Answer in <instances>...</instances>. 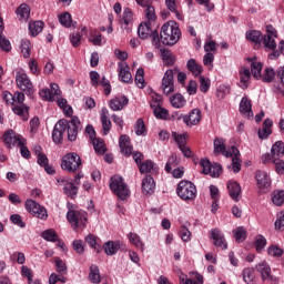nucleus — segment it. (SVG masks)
I'll return each mask as SVG.
<instances>
[{
	"instance_id": "nucleus-55",
	"label": "nucleus",
	"mask_w": 284,
	"mask_h": 284,
	"mask_svg": "<svg viewBox=\"0 0 284 284\" xmlns=\"http://www.w3.org/2000/svg\"><path fill=\"white\" fill-rule=\"evenodd\" d=\"M161 105H163V97H161L158 93H152L151 103H150V106L152 108V110L156 108H161Z\"/></svg>"
},
{
	"instance_id": "nucleus-39",
	"label": "nucleus",
	"mask_w": 284,
	"mask_h": 284,
	"mask_svg": "<svg viewBox=\"0 0 284 284\" xmlns=\"http://www.w3.org/2000/svg\"><path fill=\"white\" fill-rule=\"evenodd\" d=\"M84 241L88 245H90V247H92V250H97L99 252V250H101V240L99 237H97L94 234H89L84 237Z\"/></svg>"
},
{
	"instance_id": "nucleus-29",
	"label": "nucleus",
	"mask_w": 284,
	"mask_h": 284,
	"mask_svg": "<svg viewBox=\"0 0 284 284\" xmlns=\"http://www.w3.org/2000/svg\"><path fill=\"white\" fill-rule=\"evenodd\" d=\"M88 41L89 43H92V45H103V36L99 30L90 29Z\"/></svg>"
},
{
	"instance_id": "nucleus-33",
	"label": "nucleus",
	"mask_w": 284,
	"mask_h": 284,
	"mask_svg": "<svg viewBox=\"0 0 284 284\" xmlns=\"http://www.w3.org/2000/svg\"><path fill=\"white\" fill-rule=\"evenodd\" d=\"M240 112L245 116H252V101L246 97L242 98L240 102Z\"/></svg>"
},
{
	"instance_id": "nucleus-44",
	"label": "nucleus",
	"mask_w": 284,
	"mask_h": 284,
	"mask_svg": "<svg viewBox=\"0 0 284 284\" xmlns=\"http://www.w3.org/2000/svg\"><path fill=\"white\" fill-rule=\"evenodd\" d=\"M145 71L143 70V68H140L136 70L135 73V85H138V88L143 89L145 88Z\"/></svg>"
},
{
	"instance_id": "nucleus-59",
	"label": "nucleus",
	"mask_w": 284,
	"mask_h": 284,
	"mask_svg": "<svg viewBox=\"0 0 284 284\" xmlns=\"http://www.w3.org/2000/svg\"><path fill=\"white\" fill-rule=\"evenodd\" d=\"M210 85H211L210 78L200 75V90L203 92V94H207V92L210 91Z\"/></svg>"
},
{
	"instance_id": "nucleus-22",
	"label": "nucleus",
	"mask_w": 284,
	"mask_h": 284,
	"mask_svg": "<svg viewBox=\"0 0 284 284\" xmlns=\"http://www.w3.org/2000/svg\"><path fill=\"white\" fill-rule=\"evenodd\" d=\"M119 146L121 149L122 154H124V156H130L132 154V144L130 142V136L128 135H121L120 140H119Z\"/></svg>"
},
{
	"instance_id": "nucleus-11",
	"label": "nucleus",
	"mask_w": 284,
	"mask_h": 284,
	"mask_svg": "<svg viewBox=\"0 0 284 284\" xmlns=\"http://www.w3.org/2000/svg\"><path fill=\"white\" fill-rule=\"evenodd\" d=\"M181 119L187 128H192L193 125H199L201 123L202 114L200 109H193L187 115L178 116L176 121H181Z\"/></svg>"
},
{
	"instance_id": "nucleus-14",
	"label": "nucleus",
	"mask_w": 284,
	"mask_h": 284,
	"mask_svg": "<svg viewBox=\"0 0 284 284\" xmlns=\"http://www.w3.org/2000/svg\"><path fill=\"white\" fill-rule=\"evenodd\" d=\"M12 112L21 119L28 121L30 119V108L26 103H12Z\"/></svg>"
},
{
	"instance_id": "nucleus-20",
	"label": "nucleus",
	"mask_w": 284,
	"mask_h": 284,
	"mask_svg": "<svg viewBox=\"0 0 284 284\" xmlns=\"http://www.w3.org/2000/svg\"><path fill=\"white\" fill-rule=\"evenodd\" d=\"M109 114L110 112L108 111V109L102 108L101 114H100V121L102 123V130L104 135L110 134V130H112V121H110Z\"/></svg>"
},
{
	"instance_id": "nucleus-18",
	"label": "nucleus",
	"mask_w": 284,
	"mask_h": 284,
	"mask_svg": "<svg viewBox=\"0 0 284 284\" xmlns=\"http://www.w3.org/2000/svg\"><path fill=\"white\" fill-rule=\"evenodd\" d=\"M227 191H229V196L232 199V201H235V203H239L240 201L239 197L242 194L241 184H239L236 181H229Z\"/></svg>"
},
{
	"instance_id": "nucleus-7",
	"label": "nucleus",
	"mask_w": 284,
	"mask_h": 284,
	"mask_svg": "<svg viewBox=\"0 0 284 284\" xmlns=\"http://www.w3.org/2000/svg\"><path fill=\"white\" fill-rule=\"evenodd\" d=\"M16 83L19 90H22V92H26L28 97H32L34 94V85L32 84V81L28 77V74L23 71H18L16 73Z\"/></svg>"
},
{
	"instance_id": "nucleus-17",
	"label": "nucleus",
	"mask_w": 284,
	"mask_h": 284,
	"mask_svg": "<svg viewBox=\"0 0 284 284\" xmlns=\"http://www.w3.org/2000/svg\"><path fill=\"white\" fill-rule=\"evenodd\" d=\"M154 190H156L154 178H152V175H146L145 179L142 180V193L145 196H152Z\"/></svg>"
},
{
	"instance_id": "nucleus-63",
	"label": "nucleus",
	"mask_w": 284,
	"mask_h": 284,
	"mask_svg": "<svg viewBox=\"0 0 284 284\" xmlns=\"http://www.w3.org/2000/svg\"><path fill=\"white\" fill-rule=\"evenodd\" d=\"M275 230H284V211L277 213V217L275 221Z\"/></svg>"
},
{
	"instance_id": "nucleus-26",
	"label": "nucleus",
	"mask_w": 284,
	"mask_h": 284,
	"mask_svg": "<svg viewBox=\"0 0 284 284\" xmlns=\"http://www.w3.org/2000/svg\"><path fill=\"white\" fill-rule=\"evenodd\" d=\"M250 79H252V72L250 69H241L240 70V88L242 90H247L250 85Z\"/></svg>"
},
{
	"instance_id": "nucleus-3",
	"label": "nucleus",
	"mask_w": 284,
	"mask_h": 284,
	"mask_svg": "<svg viewBox=\"0 0 284 284\" xmlns=\"http://www.w3.org/2000/svg\"><path fill=\"white\" fill-rule=\"evenodd\" d=\"M110 190L115 196H118V199H120V201H126V199H130V187L121 175H113L110 179Z\"/></svg>"
},
{
	"instance_id": "nucleus-35",
	"label": "nucleus",
	"mask_w": 284,
	"mask_h": 284,
	"mask_svg": "<svg viewBox=\"0 0 284 284\" xmlns=\"http://www.w3.org/2000/svg\"><path fill=\"white\" fill-rule=\"evenodd\" d=\"M186 68L194 77H200V74L203 72V67L196 63V60L194 59H190L187 61Z\"/></svg>"
},
{
	"instance_id": "nucleus-8",
	"label": "nucleus",
	"mask_w": 284,
	"mask_h": 284,
	"mask_svg": "<svg viewBox=\"0 0 284 284\" xmlns=\"http://www.w3.org/2000/svg\"><path fill=\"white\" fill-rule=\"evenodd\" d=\"M24 205L27 212L32 214L36 219H41V221H45L48 219V210L41 206L37 201L29 199L26 201Z\"/></svg>"
},
{
	"instance_id": "nucleus-51",
	"label": "nucleus",
	"mask_w": 284,
	"mask_h": 284,
	"mask_svg": "<svg viewBox=\"0 0 284 284\" xmlns=\"http://www.w3.org/2000/svg\"><path fill=\"white\" fill-rule=\"evenodd\" d=\"M272 201L274 205L281 206L284 203V190L274 191L272 193Z\"/></svg>"
},
{
	"instance_id": "nucleus-24",
	"label": "nucleus",
	"mask_w": 284,
	"mask_h": 284,
	"mask_svg": "<svg viewBox=\"0 0 284 284\" xmlns=\"http://www.w3.org/2000/svg\"><path fill=\"white\" fill-rule=\"evenodd\" d=\"M103 250L106 256H114L119 250H121V242L119 241H109L103 244Z\"/></svg>"
},
{
	"instance_id": "nucleus-57",
	"label": "nucleus",
	"mask_w": 284,
	"mask_h": 284,
	"mask_svg": "<svg viewBox=\"0 0 284 284\" xmlns=\"http://www.w3.org/2000/svg\"><path fill=\"white\" fill-rule=\"evenodd\" d=\"M186 136H187V134H185V133L179 134V133H176V131L172 132V138L179 148H182L183 145L186 144Z\"/></svg>"
},
{
	"instance_id": "nucleus-60",
	"label": "nucleus",
	"mask_w": 284,
	"mask_h": 284,
	"mask_svg": "<svg viewBox=\"0 0 284 284\" xmlns=\"http://www.w3.org/2000/svg\"><path fill=\"white\" fill-rule=\"evenodd\" d=\"M0 48L3 52H10L12 50V44L10 43V40L3 36V33H0Z\"/></svg>"
},
{
	"instance_id": "nucleus-64",
	"label": "nucleus",
	"mask_w": 284,
	"mask_h": 284,
	"mask_svg": "<svg viewBox=\"0 0 284 284\" xmlns=\"http://www.w3.org/2000/svg\"><path fill=\"white\" fill-rule=\"evenodd\" d=\"M272 163L275 165V172H277L278 174H284V161H283V159L272 160Z\"/></svg>"
},
{
	"instance_id": "nucleus-10",
	"label": "nucleus",
	"mask_w": 284,
	"mask_h": 284,
	"mask_svg": "<svg viewBox=\"0 0 284 284\" xmlns=\"http://www.w3.org/2000/svg\"><path fill=\"white\" fill-rule=\"evenodd\" d=\"M174 74H176V69H169L162 79L161 89L166 95L174 92Z\"/></svg>"
},
{
	"instance_id": "nucleus-50",
	"label": "nucleus",
	"mask_w": 284,
	"mask_h": 284,
	"mask_svg": "<svg viewBox=\"0 0 284 284\" xmlns=\"http://www.w3.org/2000/svg\"><path fill=\"white\" fill-rule=\"evenodd\" d=\"M135 134L138 136H145V134H148V129H145V122L143 121V119L136 120Z\"/></svg>"
},
{
	"instance_id": "nucleus-19",
	"label": "nucleus",
	"mask_w": 284,
	"mask_h": 284,
	"mask_svg": "<svg viewBox=\"0 0 284 284\" xmlns=\"http://www.w3.org/2000/svg\"><path fill=\"white\" fill-rule=\"evenodd\" d=\"M134 23V13L132 9L125 8L120 19V24L124 30H130V27Z\"/></svg>"
},
{
	"instance_id": "nucleus-54",
	"label": "nucleus",
	"mask_w": 284,
	"mask_h": 284,
	"mask_svg": "<svg viewBox=\"0 0 284 284\" xmlns=\"http://www.w3.org/2000/svg\"><path fill=\"white\" fill-rule=\"evenodd\" d=\"M41 146H38V149H36V154H37V159H38V164L43 168L47 165V163L50 162V160H48V155H45L43 152L40 151Z\"/></svg>"
},
{
	"instance_id": "nucleus-46",
	"label": "nucleus",
	"mask_w": 284,
	"mask_h": 284,
	"mask_svg": "<svg viewBox=\"0 0 284 284\" xmlns=\"http://www.w3.org/2000/svg\"><path fill=\"white\" fill-rule=\"evenodd\" d=\"M92 143L97 154H105V142L102 139L94 138Z\"/></svg>"
},
{
	"instance_id": "nucleus-37",
	"label": "nucleus",
	"mask_w": 284,
	"mask_h": 284,
	"mask_svg": "<svg viewBox=\"0 0 284 284\" xmlns=\"http://www.w3.org/2000/svg\"><path fill=\"white\" fill-rule=\"evenodd\" d=\"M170 103L173 108L179 110L181 108H185V103H187V101L185 98H183V95H181V93H176L170 98Z\"/></svg>"
},
{
	"instance_id": "nucleus-12",
	"label": "nucleus",
	"mask_w": 284,
	"mask_h": 284,
	"mask_svg": "<svg viewBox=\"0 0 284 284\" xmlns=\"http://www.w3.org/2000/svg\"><path fill=\"white\" fill-rule=\"evenodd\" d=\"M256 183L260 190L262 192L270 191V187H272V179H270V175H267V172L265 171H257L255 174Z\"/></svg>"
},
{
	"instance_id": "nucleus-21",
	"label": "nucleus",
	"mask_w": 284,
	"mask_h": 284,
	"mask_svg": "<svg viewBox=\"0 0 284 284\" xmlns=\"http://www.w3.org/2000/svg\"><path fill=\"white\" fill-rule=\"evenodd\" d=\"M248 63H251V72L254 79H263V64L256 58H247Z\"/></svg>"
},
{
	"instance_id": "nucleus-52",
	"label": "nucleus",
	"mask_w": 284,
	"mask_h": 284,
	"mask_svg": "<svg viewBox=\"0 0 284 284\" xmlns=\"http://www.w3.org/2000/svg\"><path fill=\"white\" fill-rule=\"evenodd\" d=\"M17 14L20 19H29L30 17V7L27 3L20 4L17 9Z\"/></svg>"
},
{
	"instance_id": "nucleus-47",
	"label": "nucleus",
	"mask_w": 284,
	"mask_h": 284,
	"mask_svg": "<svg viewBox=\"0 0 284 284\" xmlns=\"http://www.w3.org/2000/svg\"><path fill=\"white\" fill-rule=\"evenodd\" d=\"M59 22L63 26V28H71L72 26V14L70 12H63L58 17Z\"/></svg>"
},
{
	"instance_id": "nucleus-31",
	"label": "nucleus",
	"mask_w": 284,
	"mask_h": 284,
	"mask_svg": "<svg viewBox=\"0 0 284 284\" xmlns=\"http://www.w3.org/2000/svg\"><path fill=\"white\" fill-rule=\"evenodd\" d=\"M255 270H257L262 276V281H267L270 278V275L272 274V268L270 267V264L267 262H262L255 266Z\"/></svg>"
},
{
	"instance_id": "nucleus-16",
	"label": "nucleus",
	"mask_w": 284,
	"mask_h": 284,
	"mask_svg": "<svg viewBox=\"0 0 284 284\" xmlns=\"http://www.w3.org/2000/svg\"><path fill=\"white\" fill-rule=\"evenodd\" d=\"M128 103H130V100L128 99V97L118 95L110 100L109 106L111 108V110H113V112H119L123 110V108H125Z\"/></svg>"
},
{
	"instance_id": "nucleus-30",
	"label": "nucleus",
	"mask_w": 284,
	"mask_h": 284,
	"mask_svg": "<svg viewBox=\"0 0 284 284\" xmlns=\"http://www.w3.org/2000/svg\"><path fill=\"white\" fill-rule=\"evenodd\" d=\"M140 174H154L156 172V164L151 160L142 162L139 166Z\"/></svg>"
},
{
	"instance_id": "nucleus-43",
	"label": "nucleus",
	"mask_w": 284,
	"mask_h": 284,
	"mask_svg": "<svg viewBox=\"0 0 284 284\" xmlns=\"http://www.w3.org/2000/svg\"><path fill=\"white\" fill-rule=\"evenodd\" d=\"M21 52L24 59H30V54L32 52V43L28 39H23L21 41Z\"/></svg>"
},
{
	"instance_id": "nucleus-6",
	"label": "nucleus",
	"mask_w": 284,
	"mask_h": 284,
	"mask_svg": "<svg viewBox=\"0 0 284 284\" xmlns=\"http://www.w3.org/2000/svg\"><path fill=\"white\" fill-rule=\"evenodd\" d=\"M81 165V156H79L77 153H68L62 158L61 168L65 172L74 174V172H77Z\"/></svg>"
},
{
	"instance_id": "nucleus-9",
	"label": "nucleus",
	"mask_w": 284,
	"mask_h": 284,
	"mask_svg": "<svg viewBox=\"0 0 284 284\" xmlns=\"http://www.w3.org/2000/svg\"><path fill=\"white\" fill-rule=\"evenodd\" d=\"M67 221L71 223L73 230H83L85 227V223L88 222V217H85V213L81 211L71 210L67 213Z\"/></svg>"
},
{
	"instance_id": "nucleus-38",
	"label": "nucleus",
	"mask_w": 284,
	"mask_h": 284,
	"mask_svg": "<svg viewBox=\"0 0 284 284\" xmlns=\"http://www.w3.org/2000/svg\"><path fill=\"white\" fill-rule=\"evenodd\" d=\"M89 280L91 281V283H95V284L101 283V272L99 271L98 265L92 264L90 266Z\"/></svg>"
},
{
	"instance_id": "nucleus-62",
	"label": "nucleus",
	"mask_w": 284,
	"mask_h": 284,
	"mask_svg": "<svg viewBox=\"0 0 284 284\" xmlns=\"http://www.w3.org/2000/svg\"><path fill=\"white\" fill-rule=\"evenodd\" d=\"M270 256H274L275 258H281L283 256V248L278 247L277 245H272L267 250Z\"/></svg>"
},
{
	"instance_id": "nucleus-49",
	"label": "nucleus",
	"mask_w": 284,
	"mask_h": 284,
	"mask_svg": "<svg viewBox=\"0 0 284 284\" xmlns=\"http://www.w3.org/2000/svg\"><path fill=\"white\" fill-rule=\"evenodd\" d=\"M276 77V72H274L273 68H265L264 75L262 77L263 83H272Z\"/></svg>"
},
{
	"instance_id": "nucleus-45",
	"label": "nucleus",
	"mask_w": 284,
	"mask_h": 284,
	"mask_svg": "<svg viewBox=\"0 0 284 284\" xmlns=\"http://www.w3.org/2000/svg\"><path fill=\"white\" fill-rule=\"evenodd\" d=\"M144 17L146 19V23H154L156 21V11L154 7L151 4V7H146L144 10Z\"/></svg>"
},
{
	"instance_id": "nucleus-40",
	"label": "nucleus",
	"mask_w": 284,
	"mask_h": 284,
	"mask_svg": "<svg viewBox=\"0 0 284 284\" xmlns=\"http://www.w3.org/2000/svg\"><path fill=\"white\" fill-rule=\"evenodd\" d=\"M63 193L70 199H74L79 194V187H77L74 182H69L63 186Z\"/></svg>"
},
{
	"instance_id": "nucleus-25",
	"label": "nucleus",
	"mask_w": 284,
	"mask_h": 284,
	"mask_svg": "<svg viewBox=\"0 0 284 284\" xmlns=\"http://www.w3.org/2000/svg\"><path fill=\"white\" fill-rule=\"evenodd\" d=\"M272 161L283 159L284 156V143L283 141H277L273 144L271 149Z\"/></svg>"
},
{
	"instance_id": "nucleus-5",
	"label": "nucleus",
	"mask_w": 284,
	"mask_h": 284,
	"mask_svg": "<svg viewBox=\"0 0 284 284\" xmlns=\"http://www.w3.org/2000/svg\"><path fill=\"white\" fill-rule=\"evenodd\" d=\"M2 141L4 143V148L7 150H12V148H19V145H23L26 143V138L23 135L14 132V130L9 129L4 131L2 135Z\"/></svg>"
},
{
	"instance_id": "nucleus-34",
	"label": "nucleus",
	"mask_w": 284,
	"mask_h": 284,
	"mask_svg": "<svg viewBox=\"0 0 284 284\" xmlns=\"http://www.w3.org/2000/svg\"><path fill=\"white\" fill-rule=\"evenodd\" d=\"M152 33V23L150 22H142L138 28V36L140 39H148Z\"/></svg>"
},
{
	"instance_id": "nucleus-28",
	"label": "nucleus",
	"mask_w": 284,
	"mask_h": 284,
	"mask_svg": "<svg viewBox=\"0 0 284 284\" xmlns=\"http://www.w3.org/2000/svg\"><path fill=\"white\" fill-rule=\"evenodd\" d=\"M161 57H162V61H163L164 65H166L168 68H170V67L174 65V63H176V55H174L173 52L168 49L161 50Z\"/></svg>"
},
{
	"instance_id": "nucleus-2",
	"label": "nucleus",
	"mask_w": 284,
	"mask_h": 284,
	"mask_svg": "<svg viewBox=\"0 0 284 284\" xmlns=\"http://www.w3.org/2000/svg\"><path fill=\"white\" fill-rule=\"evenodd\" d=\"M160 39L163 45H176L181 39V29L176 21L165 22L160 31Z\"/></svg>"
},
{
	"instance_id": "nucleus-58",
	"label": "nucleus",
	"mask_w": 284,
	"mask_h": 284,
	"mask_svg": "<svg viewBox=\"0 0 284 284\" xmlns=\"http://www.w3.org/2000/svg\"><path fill=\"white\" fill-rule=\"evenodd\" d=\"M254 245L256 252H263V250H265V245H267V240L263 235H257Z\"/></svg>"
},
{
	"instance_id": "nucleus-53",
	"label": "nucleus",
	"mask_w": 284,
	"mask_h": 284,
	"mask_svg": "<svg viewBox=\"0 0 284 284\" xmlns=\"http://www.w3.org/2000/svg\"><path fill=\"white\" fill-rule=\"evenodd\" d=\"M176 165H179V159L173 154L169 158L165 164V172H168V174H172V169L176 168Z\"/></svg>"
},
{
	"instance_id": "nucleus-61",
	"label": "nucleus",
	"mask_w": 284,
	"mask_h": 284,
	"mask_svg": "<svg viewBox=\"0 0 284 284\" xmlns=\"http://www.w3.org/2000/svg\"><path fill=\"white\" fill-rule=\"evenodd\" d=\"M153 114L155 116V119H161V120H165L168 119V110L161 106H156L155 109H153Z\"/></svg>"
},
{
	"instance_id": "nucleus-56",
	"label": "nucleus",
	"mask_w": 284,
	"mask_h": 284,
	"mask_svg": "<svg viewBox=\"0 0 284 284\" xmlns=\"http://www.w3.org/2000/svg\"><path fill=\"white\" fill-rule=\"evenodd\" d=\"M243 281L247 284L253 283L255 275H254V268H244L242 272Z\"/></svg>"
},
{
	"instance_id": "nucleus-15",
	"label": "nucleus",
	"mask_w": 284,
	"mask_h": 284,
	"mask_svg": "<svg viewBox=\"0 0 284 284\" xmlns=\"http://www.w3.org/2000/svg\"><path fill=\"white\" fill-rule=\"evenodd\" d=\"M119 79L122 83H132V73L130 72V65L126 62L118 63Z\"/></svg>"
},
{
	"instance_id": "nucleus-4",
	"label": "nucleus",
	"mask_w": 284,
	"mask_h": 284,
	"mask_svg": "<svg viewBox=\"0 0 284 284\" xmlns=\"http://www.w3.org/2000/svg\"><path fill=\"white\" fill-rule=\"evenodd\" d=\"M176 194L182 201H194L196 199V185L187 180H182L176 187Z\"/></svg>"
},
{
	"instance_id": "nucleus-42",
	"label": "nucleus",
	"mask_w": 284,
	"mask_h": 284,
	"mask_svg": "<svg viewBox=\"0 0 284 284\" xmlns=\"http://www.w3.org/2000/svg\"><path fill=\"white\" fill-rule=\"evenodd\" d=\"M41 236L44 241H49L50 243H57V241H59V235H57V231H54V229L45 230L42 232Z\"/></svg>"
},
{
	"instance_id": "nucleus-41",
	"label": "nucleus",
	"mask_w": 284,
	"mask_h": 284,
	"mask_svg": "<svg viewBox=\"0 0 284 284\" xmlns=\"http://www.w3.org/2000/svg\"><path fill=\"white\" fill-rule=\"evenodd\" d=\"M264 48L266 50H273V52L276 50V40L272 36H262V42Z\"/></svg>"
},
{
	"instance_id": "nucleus-23",
	"label": "nucleus",
	"mask_w": 284,
	"mask_h": 284,
	"mask_svg": "<svg viewBox=\"0 0 284 284\" xmlns=\"http://www.w3.org/2000/svg\"><path fill=\"white\" fill-rule=\"evenodd\" d=\"M213 145H214L215 156H219V154H224V156H230V153L227 152L225 146V140H223V138H215Z\"/></svg>"
},
{
	"instance_id": "nucleus-32",
	"label": "nucleus",
	"mask_w": 284,
	"mask_h": 284,
	"mask_svg": "<svg viewBox=\"0 0 284 284\" xmlns=\"http://www.w3.org/2000/svg\"><path fill=\"white\" fill-rule=\"evenodd\" d=\"M43 26H45V23H43V21H41V20L30 22L29 23V32H30L31 37H39V34H41V32H43Z\"/></svg>"
},
{
	"instance_id": "nucleus-27",
	"label": "nucleus",
	"mask_w": 284,
	"mask_h": 284,
	"mask_svg": "<svg viewBox=\"0 0 284 284\" xmlns=\"http://www.w3.org/2000/svg\"><path fill=\"white\" fill-rule=\"evenodd\" d=\"M272 125H274V122L272 119L267 118L263 122V128L258 130V138L260 139H267L270 134H272Z\"/></svg>"
},
{
	"instance_id": "nucleus-48",
	"label": "nucleus",
	"mask_w": 284,
	"mask_h": 284,
	"mask_svg": "<svg viewBox=\"0 0 284 284\" xmlns=\"http://www.w3.org/2000/svg\"><path fill=\"white\" fill-rule=\"evenodd\" d=\"M129 241L130 243H132V245L138 247V250H141V252H143L144 244L141 241V236H139L136 233H130Z\"/></svg>"
},
{
	"instance_id": "nucleus-1",
	"label": "nucleus",
	"mask_w": 284,
	"mask_h": 284,
	"mask_svg": "<svg viewBox=\"0 0 284 284\" xmlns=\"http://www.w3.org/2000/svg\"><path fill=\"white\" fill-rule=\"evenodd\" d=\"M65 130L68 131V140L77 141L79 130H81V120H79L78 116H72L70 121L65 119L59 120L53 128V142L57 144L63 143V134H65Z\"/></svg>"
},
{
	"instance_id": "nucleus-36",
	"label": "nucleus",
	"mask_w": 284,
	"mask_h": 284,
	"mask_svg": "<svg viewBox=\"0 0 284 284\" xmlns=\"http://www.w3.org/2000/svg\"><path fill=\"white\" fill-rule=\"evenodd\" d=\"M245 37L247 41H251V43L261 44L263 41V33H261L258 30L246 31Z\"/></svg>"
},
{
	"instance_id": "nucleus-13",
	"label": "nucleus",
	"mask_w": 284,
	"mask_h": 284,
	"mask_svg": "<svg viewBox=\"0 0 284 284\" xmlns=\"http://www.w3.org/2000/svg\"><path fill=\"white\" fill-rule=\"evenodd\" d=\"M210 239H212L215 247H220L221 250H227V241H225V236L219 229H213L210 232Z\"/></svg>"
}]
</instances>
